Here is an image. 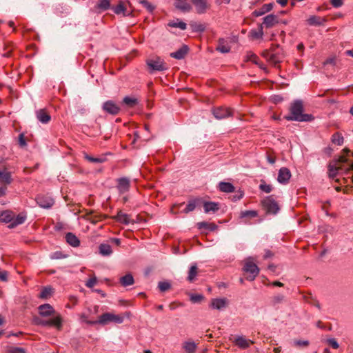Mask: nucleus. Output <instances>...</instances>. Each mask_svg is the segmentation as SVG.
<instances>
[{
    "mask_svg": "<svg viewBox=\"0 0 353 353\" xmlns=\"http://www.w3.org/2000/svg\"><path fill=\"white\" fill-rule=\"evenodd\" d=\"M289 110L290 114L284 117L287 121L307 122L314 119L312 114L303 113V104L301 100H296L292 103Z\"/></svg>",
    "mask_w": 353,
    "mask_h": 353,
    "instance_id": "f257e3e1",
    "label": "nucleus"
},
{
    "mask_svg": "<svg viewBox=\"0 0 353 353\" xmlns=\"http://www.w3.org/2000/svg\"><path fill=\"white\" fill-rule=\"evenodd\" d=\"M124 321L123 314H115L112 312H105L100 315L97 321H86L88 325L99 324L106 325L110 323L121 324Z\"/></svg>",
    "mask_w": 353,
    "mask_h": 353,
    "instance_id": "f03ea898",
    "label": "nucleus"
},
{
    "mask_svg": "<svg viewBox=\"0 0 353 353\" xmlns=\"http://www.w3.org/2000/svg\"><path fill=\"white\" fill-rule=\"evenodd\" d=\"M146 64L150 73H152L154 71H164L168 69L164 60L160 57H155L147 59Z\"/></svg>",
    "mask_w": 353,
    "mask_h": 353,
    "instance_id": "7ed1b4c3",
    "label": "nucleus"
},
{
    "mask_svg": "<svg viewBox=\"0 0 353 353\" xmlns=\"http://www.w3.org/2000/svg\"><path fill=\"white\" fill-rule=\"evenodd\" d=\"M243 269L248 274L246 279L250 281H254L259 273V268L250 259L246 260Z\"/></svg>",
    "mask_w": 353,
    "mask_h": 353,
    "instance_id": "20e7f679",
    "label": "nucleus"
},
{
    "mask_svg": "<svg viewBox=\"0 0 353 353\" xmlns=\"http://www.w3.org/2000/svg\"><path fill=\"white\" fill-rule=\"evenodd\" d=\"M261 204L267 213L276 214L279 210V205L272 196L265 197L261 201Z\"/></svg>",
    "mask_w": 353,
    "mask_h": 353,
    "instance_id": "39448f33",
    "label": "nucleus"
},
{
    "mask_svg": "<svg viewBox=\"0 0 353 353\" xmlns=\"http://www.w3.org/2000/svg\"><path fill=\"white\" fill-rule=\"evenodd\" d=\"M102 109L106 113L117 115L121 110L120 107L113 101L108 100L103 103Z\"/></svg>",
    "mask_w": 353,
    "mask_h": 353,
    "instance_id": "423d86ee",
    "label": "nucleus"
},
{
    "mask_svg": "<svg viewBox=\"0 0 353 353\" xmlns=\"http://www.w3.org/2000/svg\"><path fill=\"white\" fill-rule=\"evenodd\" d=\"M281 49L279 45H274L272 46V52L270 57L268 58V61L277 64L281 61L283 54L281 52Z\"/></svg>",
    "mask_w": 353,
    "mask_h": 353,
    "instance_id": "0eeeda50",
    "label": "nucleus"
},
{
    "mask_svg": "<svg viewBox=\"0 0 353 353\" xmlns=\"http://www.w3.org/2000/svg\"><path fill=\"white\" fill-rule=\"evenodd\" d=\"M36 202L41 208L46 209L51 208L54 203V199L47 195H38Z\"/></svg>",
    "mask_w": 353,
    "mask_h": 353,
    "instance_id": "6e6552de",
    "label": "nucleus"
},
{
    "mask_svg": "<svg viewBox=\"0 0 353 353\" xmlns=\"http://www.w3.org/2000/svg\"><path fill=\"white\" fill-rule=\"evenodd\" d=\"M117 188L120 194L126 193L130 190V181L127 177H121L117 179Z\"/></svg>",
    "mask_w": 353,
    "mask_h": 353,
    "instance_id": "1a4fd4ad",
    "label": "nucleus"
},
{
    "mask_svg": "<svg viewBox=\"0 0 353 353\" xmlns=\"http://www.w3.org/2000/svg\"><path fill=\"white\" fill-rule=\"evenodd\" d=\"M229 305V300L227 298L212 299L210 307L212 309L221 310L226 308Z\"/></svg>",
    "mask_w": 353,
    "mask_h": 353,
    "instance_id": "9d476101",
    "label": "nucleus"
},
{
    "mask_svg": "<svg viewBox=\"0 0 353 353\" xmlns=\"http://www.w3.org/2000/svg\"><path fill=\"white\" fill-rule=\"evenodd\" d=\"M291 177V172L287 168L283 167L279 170L277 181L281 184H286L288 183Z\"/></svg>",
    "mask_w": 353,
    "mask_h": 353,
    "instance_id": "9b49d317",
    "label": "nucleus"
},
{
    "mask_svg": "<svg viewBox=\"0 0 353 353\" xmlns=\"http://www.w3.org/2000/svg\"><path fill=\"white\" fill-rule=\"evenodd\" d=\"M39 313L41 316L47 317L54 315L55 310L52 306L48 303L43 304L38 307Z\"/></svg>",
    "mask_w": 353,
    "mask_h": 353,
    "instance_id": "f8f14e48",
    "label": "nucleus"
},
{
    "mask_svg": "<svg viewBox=\"0 0 353 353\" xmlns=\"http://www.w3.org/2000/svg\"><path fill=\"white\" fill-rule=\"evenodd\" d=\"M189 52V48L187 45H183L179 50L176 52H171L170 56L172 58L176 59L177 60L183 59L187 55Z\"/></svg>",
    "mask_w": 353,
    "mask_h": 353,
    "instance_id": "ddd939ff",
    "label": "nucleus"
},
{
    "mask_svg": "<svg viewBox=\"0 0 353 353\" xmlns=\"http://www.w3.org/2000/svg\"><path fill=\"white\" fill-rule=\"evenodd\" d=\"M191 1L199 14L205 13L209 8L207 0H191Z\"/></svg>",
    "mask_w": 353,
    "mask_h": 353,
    "instance_id": "4468645a",
    "label": "nucleus"
},
{
    "mask_svg": "<svg viewBox=\"0 0 353 353\" xmlns=\"http://www.w3.org/2000/svg\"><path fill=\"white\" fill-rule=\"evenodd\" d=\"M234 344L241 349H247L254 342L251 340L247 339L245 336H238L234 340Z\"/></svg>",
    "mask_w": 353,
    "mask_h": 353,
    "instance_id": "2eb2a0df",
    "label": "nucleus"
},
{
    "mask_svg": "<svg viewBox=\"0 0 353 353\" xmlns=\"http://www.w3.org/2000/svg\"><path fill=\"white\" fill-rule=\"evenodd\" d=\"M214 116L218 119H222L231 115L229 108L219 107L213 110Z\"/></svg>",
    "mask_w": 353,
    "mask_h": 353,
    "instance_id": "dca6fc26",
    "label": "nucleus"
},
{
    "mask_svg": "<svg viewBox=\"0 0 353 353\" xmlns=\"http://www.w3.org/2000/svg\"><path fill=\"white\" fill-rule=\"evenodd\" d=\"M279 22L278 17L274 14H268L263 18V26H265L267 28L273 27Z\"/></svg>",
    "mask_w": 353,
    "mask_h": 353,
    "instance_id": "f3484780",
    "label": "nucleus"
},
{
    "mask_svg": "<svg viewBox=\"0 0 353 353\" xmlns=\"http://www.w3.org/2000/svg\"><path fill=\"white\" fill-rule=\"evenodd\" d=\"M231 47L228 42L223 38H220L218 41L216 50L221 53H228L230 51Z\"/></svg>",
    "mask_w": 353,
    "mask_h": 353,
    "instance_id": "a211bd4d",
    "label": "nucleus"
},
{
    "mask_svg": "<svg viewBox=\"0 0 353 353\" xmlns=\"http://www.w3.org/2000/svg\"><path fill=\"white\" fill-rule=\"evenodd\" d=\"M37 119L42 123H48L50 119V115L44 109H40L36 111Z\"/></svg>",
    "mask_w": 353,
    "mask_h": 353,
    "instance_id": "6ab92c4d",
    "label": "nucleus"
},
{
    "mask_svg": "<svg viewBox=\"0 0 353 353\" xmlns=\"http://www.w3.org/2000/svg\"><path fill=\"white\" fill-rule=\"evenodd\" d=\"M66 242L74 248L79 247L80 241L78 237L72 232H68L65 234Z\"/></svg>",
    "mask_w": 353,
    "mask_h": 353,
    "instance_id": "aec40b11",
    "label": "nucleus"
},
{
    "mask_svg": "<svg viewBox=\"0 0 353 353\" xmlns=\"http://www.w3.org/2000/svg\"><path fill=\"white\" fill-rule=\"evenodd\" d=\"M274 6L273 3H270L267 4H264L259 10H254L253 12V15L255 17H260L265 14L266 12H270L272 10Z\"/></svg>",
    "mask_w": 353,
    "mask_h": 353,
    "instance_id": "412c9836",
    "label": "nucleus"
},
{
    "mask_svg": "<svg viewBox=\"0 0 353 353\" xmlns=\"http://www.w3.org/2000/svg\"><path fill=\"white\" fill-rule=\"evenodd\" d=\"M325 21L326 20L324 18L319 17V16H316V15L310 16L307 20V23L310 26H319L323 25V23L325 22Z\"/></svg>",
    "mask_w": 353,
    "mask_h": 353,
    "instance_id": "4be33fe9",
    "label": "nucleus"
},
{
    "mask_svg": "<svg viewBox=\"0 0 353 353\" xmlns=\"http://www.w3.org/2000/svg\"><path fill=\"white\" fill-rule=\"evenodd\" d=\"M14 214L12 211L5 210L0 214V222L5 223H11L13 220Z\"/></svg>",
    "mask_w": 353,
    "mask_h": 353,
    "instance_id": "5701e85b",
    "label": "nucleus"
},
{
    "mask_svg": "<svg viewBox=\"0 0 353 353\" xmlns=\"http://www.w3.org/2000/svg\"><path fill=\"white\" fill-rule=\"evenodd\" d=\"M11 173L6 170H0V183L9 185L12 183Z\"/></svg>",
    "mask_w": 353,
    "mask_h": 353,
    "instance_id": "b1692460",
    "label": "nucleus"
},
{
    "mask_svg": "<svg viewBox=\"0 0 353 353\" xmlns=\"http://www.w3.org/2000/svg\"><path fill=\"white\" fill-rule=\"evenodd\" d=\"M54 293V289L51 286L43 287L39 297L41 299H48Z\"/></svg>",
    "mask_w": 353,
    "mask_h": 353,
    "instance_id": "393cba45",
    "label": "nucleus"
},
{
    "mask_svg": "<svg viewBox=\"0 0 353 353\" xmlns=\"http://www.w3.org/2000/svg\"><path fill=\"white\" fill-rule=\"evenodd\" d=\"M174 6L176 9L183 12H188L192 10L191 5L186 1L181 0L180 2L175 3Z\"/></svg>",
    "mask_w": 353,
    "mask_h": 353,
    "instance_id": "a878e982",
    "label": "nucleus"
},
{
    "mask_svg": "<svg viewBox=\"0 0 353 353\" xmlns=\"http://www.w3.org/2000/svg\"><path fill=\"white\" fill-rule=\"evenodd\" d=\"M26 219V216L23 214H19L16 217H13V220L11 223L9 225L10 228H14L16 226L22 224L25 222Z\"/></svg>",
    "mask_w": 353,
    "mask_h": 353,
    "instance_id": "bb28decb",
    "label": "nucleus"
},
{
    "mask_svg": "<svg viewBox=\"0 0 353 353\" xmlns=\"http://www.w3.org/2000/svg\"><path fill=\"white\" fill-rule=\"evenodd\" d=\"M203 208L205 213H209L210 212H216L219 207L217 203L206 201L203 203Z\"/></svg>",
    "mask_w": 353,
    "mask_h": 353,
    "instance_id": "cd10ccee",
    "label": "nucleus"
},
{
    "mask_svg": "<svg viewBox=\"0 0 353 353\" xmlns=\"http://www.w3.org/2000/svg\"><path fill=\"white\" fill-rule=\"evenodd\" d=\"M114 219L119 223L125 225H128L130 223V216L128 214L123 213L122 211H119Z\"/></svg>",
    "mask_w": 353,
    "mask_h": 353,
    "instance_id": "c85d7f7f",
    "label": "nucleus"
},
{
    "mask_svg": "<svg viewBox=\"0 0 353 353\" xmlns=\"http://www.w3.org/2000/svg\"><path fill=\"white\" fill-rule=\"evenodd\" d=\"M219 188L223 192L230 193L234 191V185L229 182H220L219 183Z\"/></svg>",
    "mask_w": 353,
    "mask_h": 353,
    "instance_id": "c756f323",
    "label": "nucleus"
},
{
    "mask_svg": "<svg viewBox=\"0 0 353 353\" xmlns=\"http://www.w3.org/2000/svg\"><path fill=\"white\" fill-rule=\"evenodd\" d=\"M183 348L187 353H195L197 345L194 342L188 341L183 343Z\"/></svg>",
    "mask_w": 353,
    "mask_h": 353,
    "instance_id": "7c9ffc66",
    "label": "nucleus"
},
{
    "mask_svg": "<svg viewBox=\"0 0 353 353\" xmlns=\"http://www.w3.org/2000/svg\"><path fill=\"white\" fill-rule=\"evenodd\" d=\"M263 25L260 24L258 30H251L250 36L254 39H262L263 36Z\"/></svg>",
    "mask_w": 353,
    "mask_h": 353,
    "instance_id": "2f4dec72",
    "label": "nucleus"
},
{
    "mask_svg": "<svg viewBox=\"0 0 353 353\" xmlns=\"http://www.w3.org/2000/svg\"><path fill=\"white\" fill-rule=\"evenodd\" d=\"M199 229H205L209 231H214L217 228V226L213 223H208L205 221L199 222L197 223Z\"/></svg>",
    "mask_w": 353,
    "mask_h": 353,
    "instance_id": "473e14b6",
    "label": "nucleus"
},
{
    "mask_svg": "<svg viewBox=\"0 0 353 353\" xmlns=\"http://www.w3.org/2000/svg\"><path fill=\"white\" fill-rule=\"evenodd\" d=\"M120 283L124 287L131 285L134 283V278L131 274H127L120 278Z\"/></svg>",
    "mask_w": 353,
    "mask_h": 353,
    "instance_id": "72a5a7b5",
    "label": "nucleus"
},
{
    "mask_svg": "<svg viewBox=\"0 0 353 353\" xmlns=\"http://www.w3.org/2000/svg\"><path fill=\"white\" fill-rule=\"evenodd\" d=\"M49 326H54L59 330L62 327V319L59 315L51 319H49Z\"/></svg>",
    "mask_w": 353,
    "mask_h": 353,
    "instance_id": "f704fd0d",
    "label": "nucleus"
},
{
    "mask_svg": "<svg viewBox=\"0 0 353 353\" xmlns=\"http://www.w3.org/2000/svg\"><path fill=\"white\" fill-rule=\"evenodd\" d=\"M99 252L103 256H109L112 254V250L109 244L102 243L99 245Z\"/></svg>",
    "mask_w": 353,
    "mask_h": 353,
    "instance_id": "c9c22d12",
    "label": "nucleus"
},
{
    "mask_svg": "<svg viewBox=\"0 0 353 353\" xmlns=\"http://www.w3.org/2000/svg\"><path fill=\"white\" fill-rule=\"evenodd\" d=\"M342 170L341 166L336 165L330 164L328 166V174L329 176L332 179H334L338 171Z\"/></svg>",
    "mask_w": 353,
    "mask_h": 353,
    "instance_id": "e433bc0d",
    "label": "nucleus"
},
{
    "mask_svg": "<svg viewBox=\"0 0 353 353\" xmlns=\"http://www.w3.org/2000/svg\"><path fill=\"white\" fill-rule=\"evenodd\" d=\"M110 7V2L109 0H100L96 6V8L99 11H105Z\"/></svg>",
    "mask_w": 353,
    "mask_h": 353,
    "instance_id": "4c0bfd02",
    "label": "nucleus"
},
{
    "mask_svg": "<svg viewBox=\"0 0 353 353\" xmlns=\"http://www.w3.org/2000/svg\"><path fill=\"white\" fill-rule=\"evenodd\" d=\"M197 266L196 265H193L190 267L189 272H188V281L190 282H193L197 275Z\"/></svg>",
    "mask_w": 353,
    "mask_h": 353,
    "instance_id": "58836bf2",
    "label": "nucleus"
},
{
    "mask_svg": "<svg viewBox=\"0 0 353 353\" xmlns=\"http://www.w3.org/2000/svg\"><path fill=\"white\" fill-rule=\"evenodd\" d=\"M285 301V296L283 294H277L274 296L271 300V305L276 307L277 305L282 303Z\"/></svg>",
    "mask_w": 353,
    "mask_h": 353,
    "instance_id": "ea45409f",
    "label": "nucleus"
},
{
    "mask_svg": "<svg viewBox=\"0 0 353 353\" xmlns=\"http://www.w3.org/2000/svg\"><path fill=\"white\" fill-rule=\"evenodd\" d=\"M196 206V200L192 199L188 201V203L185 208L183 210V212L188 214L194 210Z\"/></svg>",
    "mask_w": 353,
    "mask_h": 353,
    "instance_id": "a19ab883",
    "label": "nucleus"
},
{
    "mask_svg": "<svg viewBox=\"0 0 353 353\" xmlns=\"http://www.w3.org/2000/svg\"><path fill=\"white\" fill-rule=\"evenodd\" d=\"M113 10H114V13L117 14H119L121 13H123V14L124 16L130 14V13H126V9H125V6H123V4L121 3H119V5H117V6L114 7Z\"/></svg>",
    "mask_w": 353,
    "mask_h": 353,
    "instance_id": "79ce46f5",
    "label": "nucleus"
},
{
    "mask_svg": "<svg viewBox=\"0 0 353 353\" xmlns=\"http://www.w3.org/2000/svg\"><path fill=\"white\" fill-rule=\"evenodd\" d=\"M332 141L337 145H341L343 143V137L341 134L336 132L332 135Z\"/></svg>",
    "mask_w": 353,
    "mask_h": 353,
    "instance_id": "37998d69",
    "label": "nucleus"
},
{
    "mask_svg": "<svg viewBox=\"0 0 353 353\" xmlns=\"http://www.w3.org/2000/svg\"><path fill=\"white\" fill-rule=\"evenodd\" d=\"M258 214L257 212L255 210H245L242 211L240 214L241 218H245V217H250V218H254L257 216Z\"/></svg>",
    "mask_w": 353,
    "mask_h": 353,
    "instance_id": "c03bdc74",
    "label": "nucleus"
},
{
    "mask_svg": "<svg viewBox=\"0 0 353 353\" xmlns=\"http://www.w3.org/2000/svg\"><path fill=\"white\" fill-rule=\"evenodd\" d=\"M123 102L128 106L132 108L134 107L137 103V99L129 97H125L123 98Z\"/></svg>",
    "mask_w": 353,
    "mask_h": 353,
    "instance_id": "a18cd8bd",
    "label": "nucleus"
},
{
    "mask_svg": "<svg viewBox=\"0 0 353 353\" xmlns=\"http://www.w3.org/2000/svg\"><path fill=\"white\" fill-rule=\"evenodd\" d=\"M259 189L265 193H270L272 190V186L270 184H266L264 181H261Z\"/></svg>",
    "mask_w": 353,
    "mask_h": 353,
    "instance_id": "49530a36",
    "label": "nucleus"
},
{
    "mask_svg": "<svg viewBox=\"0 0 353 353\" xmlns=\"http://www.w3.org/2000/svg\"><path fill=\"white\" fill-rule=\"evenodd\" d=\"M249 60L255 63L256 65H258L261 68L265 70V67L263 65V64H261V62H260V60H259V58L254 54H252L250 57H249Z\"/></svg>",
    "mask_w": 353,
    "mask_h": 353,
    "instance_id": "de8ad7c7",
    "label": "nucleus"
},
{
    "mask_svg": "<svg viewBox=\"0 0 353 353\" xmlns=\"http://www.w3.org/2000/svg\"><path fill=\"white\" fill-rule=\"evenodd\" d=\"M168 26L173 28H179L181 30H185L187 28V25L183 21L179 22H170L168 23Z\"/></svg>",
    "mask_w": 353,
    "mask_h": 353,
    "instance_id": "09e8293b",
    "label": "nucleus"
},
{
    "mask_svg": "<svg viewBox=\"0 0 353 353\" xmlns=\"http://www.w3.org/2000/svg\"><path fill=\"white\" fill-rule=\"evenodd\" d=\"M8 353H26V349L19 347H9Z\"/></svg>",
    "mask_w": 353,
    "mask_h": 353,
    "instance_id": "8fccbe9b",
    "label": "nucleus"
},
{
    "mask_svg": "<svg viewBox=\"0 0 353 353\" xmlns=\"http://www.w3.org/2000/svg\"><path fill=\"white\" fill-rule=\"evenodd\" d=\"M139 3L142 4L150 12H152L155 8L154 6L147 0H139Z\"/></svg>",
    "mask_w": 353,
    "mask_h": 353,
    "instance_id": "3c124183",
    "label": "nucleus"
},
{
    "mask_svg": "<svg viewBox=\"0 0 353 353\" xmlns=\"http://www.w3.org/2000/svg\"><path fill=\"white\" fill-rule=\"evenodd\" d=\"M325 342L331 346L333 349H338L339 347V345L337 341L334 338L327 339Z\"/></svg>",
    "mask_w": 353,
    "mask_h": 353,
    "instance_id": "603ef678",
    "label": "nucleus"
},
{
    "mask_svg": "<svg viewBox=\"0 0 353 353\" xmlns=\"http://www.w3.org/2000/svg\"><path fill=\"white\" fill-rule=\"evenodd\" d=\"M158 287L161 292H165L169 290L171 285L168 282L161 281L159 283Z\"/></svg>",
    "mask_w": 353,
    "mask_h": 353,
    "instance_id": "864d4df0",
    "label": "nucleus"
},
{
    "mask_svg": "<svg viewBox=\"0 0 353 353\" xmlns=\"http://www.w3.org/2000/svg\"><path fill=\"white\" fill-rule=\"evenodd\" d=\"M203 299L201 294H192L190 296V301L193 303L200 302Z\"/></svg>",
    "mask_w": 353,
    "mask_h": 353,
    "instance_id": "5fc2aeb1",
    "label": "nucleus"
},
{
    "mask_svg": "<svg viewBox=\"0 0 353 353\" xmlns=\"http://www.w3.org/2000/svg\"><path fill=\"white\" fill-rule=\"evenodd\" d=\"M97 282V279L95 276L92 277V278H90L89 280L87 281L86 283H85V285L89 288H92Z\"/></svg>",
    "mask_w": 353,
    "mask_h": 353,
    "instance_id": "6e6d98bb",
    "label": "nucleus"
},
{
    "mask_svg": "<svg viewBox=\"0 0 353 353\" xmlns=\"http://www.w3.org/2000/svg\"><path fill=\"white\" fill-rule=\"evenodd\" d=\"M294 344L297 346L307 347L310 343L307 340H297L294 341Z\"/></svg>",
    "mask_w": 353,
    "mask_h": 353,
    "instance_id": "4d7b16f0",
    "label": "nucleus"
},
{
    "mask_svg": "<svg viewBox=\"0 0 353 353\" xmlns=\"http://www.w3.org/2000/svg\"><path fill=\"white\" fill-rule=\"evenodd\" d=\"M19 144L22 148L26 147L27 145V143L25 139V137H24L23 134H20L19 135Z\"/></svg>",
    "mask_w": 353,
    "mask_h": 353,
    "instance_id": "13d9d810",
    "label": "nucleus"
},
{
    "mask_svg": "<svg viewBox=\"0 0 353 353\" xmlns=\"http://www.w3.org/2000/svg\"><path fill=\"white\" fill-rule=\"evenodd\" d=\"M330 3L334 8H339L343 6V0H330Z\"/></svg>",
    "mask_w": 353,
    "mask_h": 353,
    "instance_id": "bf43d9fd",
    "label": "nucleus"
},
{
    "mask_svg": "<svg viewBox=\"0 0 353 353\" xmlns=\"http://www.w3.org/2000/svg\"><path fill=\"white\" fill-rule=\"evenodd\" d=\"M64 257L65 256L59 251L55 252L51 255V259H61Z\"/></svg>",
    "mask_w": 353,
    "mask_h": 353,
    "instance_id": "052dcab7",
    "label": "nucleus"
},
{
    "mask_svg": "<svg viewBox=\"0 0 353 353\" xmlns=\"http://www.w3.org/2000/svg\"><path fill=\"white\" fill-rule=\"evenodd\" d=\"M86 159L89 161L93 162V163H102L103 161V159H101V158H94V157H89V156H87Z\"/></svg>",
    "mask_w": 353,
    "mask_h": 353,
    "instance_id": "680f3d73",
    "label": "nucleus"
},
{
    "mask_svg": "<svg viewBox=\"0 0 353 353\" xmlns=\"http://www.w3.org/2000/svg\"><path fill=\"white\" fill-rule=\"evenodd\" d=\"M36 323L42 326H49V320L36 319Z\"/></svg>",
    "mask_w": 353,
    "mask_h": 353,
    "instance_id": "e2e57ef3",
    "label": "nucleus"
},
{
    "mask_svg": "<svg viewBox=\"0 0 353 353\" xmlns=\"http://www.w3.org/2000/svg\"><path fill=\"white\" fill-rule=\"evenodd\" d=\"M8 280V272L0 271V281H6Z\"/></svg>",
    "mask_w": 353,
    "mask_h": 353,
    "instance_id": "0e129e2a",
    "label": "nucleus"
},
{
    "mask_svg": "<svg viewBox=\"0 0 353 353\" xmlns=\"http://www.w3.org/2000/svg\"><path fill=\"white\" fill-rule=\"evenodd\" d=\"M7 191L6 185L0 187V196H3L6 195Z\"/></svg>",
    "mask_w": 353,
    "mask_h": 353,
    "instance_id": "69168bd1",
    "label": "nucleus"
},
{
    "mask_svg": "<svg viewBox=\"0 0 353 353\" xmlns=\"http://www.w3.org/2000/svg\"><path fill=\"white\" fill-rule=\"evenodd\" d=\"M272 52V48L270 50H265L262 53V55L268 61V58L270 57Z\"/></svg>",
    "mask_w": 353,
    "mask_h": 353,
    "instance_id": "338daca9",
    "label": "nucleus"
},
{
    "mask_svg": "<svg viewBox=\"0 0 353 353\" xmlns=\"http://www.w3.org/2000/svg\"><path fill=\"white\" fill-rule=\"evenodd\" d=\"M347 161V159L345 155H342V156L339 157L337 163H346Z\"/></svg>",
    "mask_w": 353,
    "mask_h": 353,
    "instance_id": "774afa93",
    "label": "nucleus"
}]
</instances>
